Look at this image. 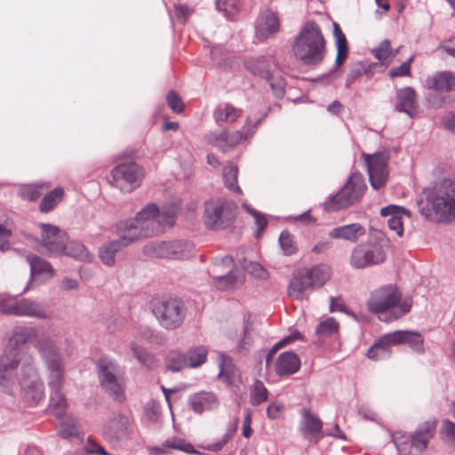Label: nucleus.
<instances>
[{"label": "nucleus", "instance_id": "37998d69", "mask_svg": "<svg viewBox=\"0 0 455 455\" xmlns=\"http://www.w3.org/2000/svg\"><path fill=\"white\" fill-rule=\"evenodd\" d=\"M238 167L235 164H229L223 169V180L227 188L237 194H242V189L238 186Z\"/></svg>", "mask_w": 455, "mask_h": 455}, {"label": "nucleus", "instance_id": "b1692460", "mask_svg": "<svg viewBox=\"0 0 455 455\" xmlns=\"http://www.w3.org/2000/svg\"><path fill=\"white\" fill-rule=\"evenodd\" d=\"M124 230L121 231L117 229L119 239L106 242L99 248V258L104 265L108 267L114 266L116 263V252H118L123 247L132 243L122 238V233L124 234Z\"/></svg>", "mask_w": 455, "mask_h": 455}, {"label": "nucleus", "instance_id": "7c9ffc66", "mask_svg": "<svg viewBox=\"0 0 455 455\" xmlns=\"http://www.w3.org/2000/svg\"><path fill=\"white\" fill-rule=\"evenodd\" d=\"M367 172H386L388 166V156L384 152L374 154L363 153Z\"/></svg>", "mask_w": 455, "mask_h": 455}, {"label": "nucleus", "instance_id": "680f3d73", "mask_svg": "<svg viewBox=\"0 0 455 455\" xmlns=\"http://www.w3.org/2000/svg\"><path fill=\"white\" fill-rule=\"evenodd\" d=\"M369 180L371 188L374 190H378L383 187H385L387 180L388 172H368Z\"/></svg>", "mask_w": 455, "mask_h": 455}, {"label": "nucleus", "instance_id": "603ef678", "mask_svg": "<svg viewBox=\"0 0 455 455\" xmlns=\"http://www.w3.org/2000/svg\"><path fill=\"white\" fill-rule=\"evenodd\" d=\"M48 374V386L50 390L58 391L62 388L64 380V366L59 368H49Z\"/></svg>", "mask_w": 455, "mask_h": 455}, {"label": "nucleus", "instance_id": "a19ab883", "mask_svg": "<svg viewBox=\"0 0 455 455\" xmlns=\"http://www.w3.org/2000/svg\"><path fill=\"white\" fill-rule=\"evenodd\" d=\"M172 242H153L145 246V251L156 258L172 259Z\"/></svg>", "mask_w": 455, "mask_h": 455}, {"label": "nucleus", "instance_id": "9b49d317", "mask_svg": "<svg viewBox=\"0 0 455 455\" xmlns=\"http://www.w3.org/2000/svg\"><path fill=\"white\" fill-rule=\"evenodd\" d=\"M235 218V212L226 203H215L212 200L204 203V224L209 230L224 229Z\"/></svg>", "mask_w": 455, "mask_h": 455}, {"label": "nucleus", "instance_id": "473e14b6", "mask_svg": "<svg viewBox=\"0 0 455 455\" xmlns=\"http://www.w3.org/2000/svg\"><path fill=\"white\" fill-rule=\"evenodd\" d=\"M314 281L305 274L299 277L292 279L288 286V293L290 296H293L297 299H303L304 291L307 289L315 287Z\"/></svg>", "mask_w": 455, "mask_h": 455}, {"label": "nucleus", "instance_id": "de8ad7c7", "mask_svg": "<svg viewBox=\"0 0 455 455\" xmlns=\"http://www.w3.org/2000/svg\"><path fill=\"white\" fill-rule=\"evenodd\" d=\"M306 274L317 287L323 286L330 277L329 269L324 265H317L307 270Z\"/></svg>", "mask_w": 455, "mask_h": 455}, {"label": "nucleus", "instance_id": "774afa93", "mask_svg": "<svg viewBox=\"0 0 455 455\" xmlns=\"http://www.w3.org/2000/svg\"><path fill=\"white\" fill-rule=\"evenodd\" d=\"M301 435L310 442L317 443L324 435L322 428H300Z\"/></svg>", "mask_w": 455, "mask_h": 455}, {"label": "nucleus", "instance_id": "c03bdc74", "mask_svg": "<svg viewBox=\"0 0 455 455\" xmlns=\"http://www.w3.org/2000/svg\"><path fill=\"white\" fill-rule=\"evenodd\" d=\"M235 365L232 362L230 356L227 355L225 353L220 354V362H219V374L218 378L220 379H223L227 383L232 382V373Z\"/></svg>", "mask_w": 455, "mask_h": 455}, {"label": "nucleus", "instance_id": "f03ea898", "mask_svg": "<svg viewBox=\"0 0 455 455\" xmlns=\"http://www.w3.org/2000/svg\"><path fill=\"white\" fill-rule=\"evenodd\" d=\"M295 59L305 66H318L325 57V39L315 20L303 24L295 36L292 46Z\"/></svg>", "mask_w": 455, "mask_h": 455}, {"label": "nucleus", "instance_id": "49530a36", "mask_svg": "<svg viewBox=\"0 0 455 455\" xmlns=\"http://www.w3.org/2000/svg\"><path fill=\"white\" fill-rule=\"evenodd\" d=\"M215 5L219 12H224L228 20H232L241 7V0H215Z\"/></svg>", "mask_w": 455, "mask_h": 455}, {"label": "nucleus", "instance_id": "4c0bfd02", "mask_svg": "<svg viewBox=\"0 0 455 455\" xmlns=\"http://www.w3.org/2000/svg\"><path fill=\"white\" fill-rule=\"evenodd\" d=\"M64 196V189L60 187L53 188L46 194L40 202L39 210L43 213H48L52 211L57 205L58 202L61 200Z\"/></svg>", "mask_w": 455, "mask_h": 455}, {"label": "nucleus", "instance_id": "4be33fe9", "mask_svg": "<svg viewBox=\"0 0 455 455\" xmlns=\"http://www.w3.org/2000/svg\"><path fill=\"white\" fill-rule=\"evenodd\" d=\"M4 312L8 315L33 316L38 319H45L47 317L46 312L36 301L29 299H20L9 306Z\"/></svg>", "mask_w": 455, "mask_h": 455}, {"label": "nucleus", "instance_id": "e2e57ef3", "mask_svg": "<svg viewBox=\"0 0 455 455\" xmlns=\"http://www.w3.org/2000/svg\"><path fill=\"white\" fill-rule=\"evenodd\" d=\"M243 209L248 212L250 215H251L255 220V224L257 225V228H259V229H265L267 226V220L266 218V215L253 208H251L249 204H243Z\"/></svg>", "mask_w": 455, "mask_h": 455}, {"label": "nucleus", "instance_id": "4468645a", "mask_svg": "<svg viewBox=\"0 0 455 455\" xmlns=\"http://www.w3.org/2000/svg\"><path fill=\"white\" fill-rule=\"evenodd\" d=\"M111 176L116 186L119 187L121 190L132 192L140 185L143 172L138 164L130 162L113 168Z\"/></svg>", "mask_w": 455, "mask_h": 455}, {"label": "nucleus", "instance_id": "f257e3e1", "mask_svg": "<svg viewBox=\"0 0 455 455\" xmlns=\"http://www.w3.org/2000/svg\"><path fill=\"white\" fill-rule=\"evenodd\" d=\"M423 197L417 200L419 212L426 220L448 222L455 220V182L451 179H443L432 187L423 189Z\"/></svg>", "mask_w": 455, "mask_h": 455}, {"label": "nucleus", "instance_id": "f8f14e48", "mask_svg": "<svg viewBox=\"0 0 455 455\" xmlns=\"http://www.w3.org/2000/svg\"><path fill=\"white\" fill-rule=\"evenodd\" d=\"M97 374L102 389L114 401L123 403L125 400L124 387L116 374V365L109 361L100 359L97 363Z\"/></svg>", "mask_w": 455, "mask_h": 455}, {"label": "nucleus", "instance_id": "09e8293b", "mask_svg": "<svg viewBox=\"0 0 455 455\" xmlns=\"http://www.w3.org/2000/svg\"><path fill=\"white\" fill-rule=\"evenodd\" d=\"M268 397V391L265 387L264 383L256 379L253 383L252 388L251 390V403L252 405H259L265 401H267Z\"/></svg>", "mask_w": 455, "mask_h": 455}, {"label": "nucleus", "instance_id": "423d86ee", "mask_svg": "<svg viewBox=\"0 0 455 455\" xmlns=\"http://www.w3.org/2000/svg\"><path fill=\"white\" fill-rule=\"evenodd\" d=\"M367 190L365 180L360 172H353L345 184L323 203L325 212H337L359 203Z\"/></svg>", "mask_w": 455, "mask_h": 455}, {"label": "nucleus", "instance_id": "6e6d98bb", "mask_svg": "<svg viewBox=\"0 0 455 455\" xmlns=\"http://www.w3.org/2000/svg\"><path fill=\"white\" fill-rule=\"evenodd\" d=\"M270 111V108H268L264 113L261 114L259 117H258L253 123L250 116H248L245 120L244 125L243 126V130L245 132V138H251L258 127L261 124V123L265 120V118L268 116Z\"/></svg>", "mask_w": 455, "mask_h": 455}, {"label": "nucleus", "instance_id": "6ab92c4d", "mask_svg": "<svg viewBox=\"0 0 455 455\" xmlns=\"http://www.w3.org/2000/svg\"><path fill=\"white\" fill-rule=\"evenodd\" d=\"M380 215L384 218H387V226L391 230L395 231L398 236H403V217L411 216V212L407 208L396 204H388L380 209Z\"/></svg>", "mask_w": 455, "mask_h": 455}, {"label": "nucleus", "instance_id": "bb28decb", "mask_svg": "<svg viewBox=\"0 0 455 455\" xmlns=\"http://www.w3.org/2000/svg\"><path fill=\"white\" fill-rule=\"evenodd\" d=\"M23 400L31 407L37 406L44 398V386L43 381L27 382L20 385Z\"/></svg>", "mask_w": 455, "mask_h": 455}, {"label": "nucleus", "instance_id": "3c124183", "mask_svg": "<svg viewBox=\"0 0 455 455\" xmlns=\"http://www.w3.org/2000/svg\"><path fill=\"white\" fill-rule=\"evenodd\" d=\"M164 444L168 451L171 450H179L187 453L195 452L193 445L179 436L168 437L164 441Z\"/></svg>", "mask_w": 455, "mask_h": 455}, {"label": "nucleus", "instance_id": "f3484780", "mask_svg": "<svg viewBox=\"0 0 455 455\" xmlns=\"http://www.w3.org/2000/svg\"><path fill=\"white\" fill-rule=\"evenodd\" d=\"M275 60L272 55H261L254 59L245 60L244 68L254 76H259L267 81L272 77L273 68L275 67Z\"/></svg>", "mask_w": 455, "mask_h": 455}, {"label": "nucleus", "instance_id": "8fccbe9b", "mask_svg": "<svg viewBox=\"0 0 455 455\" xmlns=\"http://www.w3.org/2000/svg\"><path fill=\"white\" fill-rule=\"evenodd\" d=\"M279 245L285 256H291L296 253L297 246L294 243L293 236L287 230H283L279 235Z\"/></svg>", "mask_w": 455, "mask_h": 455}, {"label": "nucleus", "instance_id": "c85d7f7f", "mask_svg": "<svg viewBox=\"0 0 455 455\" xmlns=\"http://www.w3.org/2000/svg\"><path fill=\"white\" fill-rule=\"evenodd\" d=\"M243 110L230 103L220 104L213 111V117L219 126L225 123H235L241 116Z\"/></svg>", "mask_w": 455, "mask_h": 455}, {"label": "nucleus", "instance_id": "052dcab7", "mask_svg": "<svg viewBox=\"0 0 455 455\" xmlns=\"http://www.w3.org/2000/svg\"><path fill=\"white\" fill-rule=\"evenodd\" d=\"M301 427H323V422L309 409L303 408L301 410Z\"/></svg>", "mask_w": 455, "mask_h": 455}, {"label": "nucleus", "instance_id": "2eb2a0df", "mask_svg": "<svg viewBox=\"0 0 455 455\" xmlns=\"http://www.w3.org/2000/svg\"><path fill=\"white\" fill-rule=\"evenodd\" d=\"M279 29L280 21L277 14L267 9L260 13L256 21L255 36L259 41H265L275 35Z\"/></svg>", "mask_w": 455, "mask_h": 455}, {"label": "nucleus", "instance_id": "5701e85b", "mask_svg": "<svg viewBox=\"0 0 455 455\" xmlns=\"http://www.w3.org/2000/svg\"><path fill=\"white\" fill-rule=\"evenodd\" d=\"M365 227L361 223L355 222L331 229L328 232V236L331 239L344 240L355 243L360 237L365 235Z\"/></svg>", "mask_w": 455, "mask_h": 455}, {"label": "nucleus", "instance_id": "ddd939ff", "mask_svg": "<svg viewBox=\"0 0 455 455\" xmlns=\"http://www.w3.org/2000/svg\"><path fill=\"white\" fill-rule=\"evenodd\" d=\"M434 428H419L413 434L407 435L403 428H398L392 433V439L401 455L410 453L413 448L422 451L427 448V443L433 436Z\"/></svg>", "mask_w": 455, "mask_h": 455}, {"label": "nucleus", "instance_id": "aec40b11", "mask_svg": "<svg viewBox=\"0 0 455 455\" xmlns=\"http://www.w3.org/2000/svg\"><path fill=\"white\" fill-rule=\"evenodd\" d=\"M245 132L242 130L228 132L222 130L220 132H212L209 140L222 152H227L235 147L241 140H247Z\"/></svg>", "mask_w": 455, "mask_h": 455}, {"label": "nucleus", "instance_id": "dca6fc26", "mask_svg": "<svg viewBox=\"0 0 455 455\" xmlns=\"http://www.w3.org/2000/svg\"><path fill=\"white\" fill-rule=\"evenodd\" d=\"M396 102L395 110L399 113H404L411 118L418 114V106L416 102V91L411 86H405L396 91Z\"/></svg>", "mask_w": 455, "mask_h": 455}, {"label": "nucleus", "instance_id": "0eeeda50", "mask_svg": "<svg viewBox=\"0 0 455 455\" xmlns=\"http://www.w3.org/2000/svg\"><path fill=\"white\" fill-rule=\"evenodd\" d=\"M409 344L416 350H422L423 338L417 331L398 330L379 337L369 347L365 355L372 361L384 360L390 356L392 345Z\"/></svg>", "mask_w": 455, "mask_h": 455}, {"label": "nucleus", "instance_id": "1a4fd4ad", "mask_svg": "<svg viewBox=\"0 0 455 455\" xmlns=\"http://www.w3.org/2000/svg\"><path fill=\"white\" fill-rule=\"evenodd\" d=\"M160 208L156 203H149L140 209L134 218L120 221L116 229L125 231L122 238L128 242L138 241L141 237L142 222L158 220Z\"/></svg>", "mask_w": 455, "mask_h": 455}, {"label": "nucleus", "instance_id": "4d7b16f0", "mask_svg": "<svg viewBox=\"0 0 455 455\" xmlns=\"http://www.w3.org/2000/svg\"><path fill=\"white\" fill-rule=\"evenodd\" d=\"M371 52L380 63H383L388 57L392 55L390 40L384 39L377 47L371 50Z\"/></svg>", "mask_w": 455, "mask_h": 455}, {"label": "nucleus", "instance_id": "c9c22d12", "mask_svg": "<svg viewBox=\"0 0 455 455\" xmlns=\"http://www.w3.org/2000/svg\"><path fill=\"white\" fill-rule=\"evenodd\" d=\"M172 242V259H188L194 255V245L188 241L174 240Z\"/></svg>", "mask_w": 455, "mask_h": 455}, {"label": "nucleus", "instance_id": "39448f33", "mask_svg": "<svg viewBox=\"0 0 455 455\" xmlns=\"http://www.w3.org/2000/svg\"><path fill=\"white\" fill-rule=\"evenodd\" d=\"M149 307L159 325L166 331L180 328L188 314L184 299L174 295L152 298Z\"/></svg>", "mask_w": 455, "mask_h": 455}, {"label": "nucleus", "instance_id": "bf43d9fd", "mask_svg": "<svg viewBox=\"0 0 455 455\" xmlns=\"http://www.w3.org/2000/svg\"><path fill=\"white\" fill-rule=\"evenodd\" d=\"M168 106L171 109L177 114L181 113L184 110V103L181 97L174 90L169 91L166 96Z\"/></svg>", "mask_w": 455, "mask_h": 455}, {"label": "nucleus", "instance_id": "79ce46f5", "mask_svg": "<svg viewBox=\"0 0 455 455\" xmlns=\"http://www.w3.org/2000/svg\"><path fill=\"white\" fill-rule=\"evenodd\" d=\"M186 354L189 368H196L205 363L207 359V349L203 346L190 347Z\"/></svg>", "mask_w": 455, "mask_h": 455}, {"label": "nucleus", "instance_id": "e433bc0d", "mask_svg": "<svg viewBox=\"0 0 455 455\" xmlns=\"http://www.w3.org/2000/svg\"><path fill=\"white\" fill-rule=\"evenodd\" d=\"M131 351L132 356L139 363L148 369H151L155 364V356L147 348L139 345L137 342L131 343Z\"/></svg>", "mask_w": 455, "mask_h": 455}, {"label": "nucleus", "instance_id": "69168bd1", "mask_svg": "<svg viewBox=\"0 0 455 455\" xmlns=\"http://www.w3.org/2000/svg\"><path fill=\"white\" fill-rule=\"evenodd\" d=\"M110 427H129L131 418L129 413L113 412L110 416Z\"/></svg>", "mask_w": 455, "mask_h": 455}, {"label": "nucleus", "instance_id": "338daca9", "mask_svg": "<svg viewBox=\"0 0 455 455\" xmlns=\"http://www.w3.org/2000/svg\"><path fill=\"white\" fill-rule=\"evenodd\" d=\"M49 404L50 406L58 409H62L66 407L67 401L63 393L61 392V389H58V391L51 390Z\"/></svg>", "mask_w": 455, "mask_h": 455}, {"label": "nucleus", "instance_id": "f704fd0d", "mask_svg": "<svg viewBox=\"0 0 455 455\" xmlns=\"http://www.w3.org/2000/svg\"><path fill=\"white\" fill-rule=\"evenodd\" d=\"M180 209V205L177 202H170L163 205L160 209L158 223L162 226L173 227Z\"/></svg>", "mask_w": 455, "mask_h": 455}, {"label": "nucleus", "instance_id": "9d476101", "mask_svg": "<svg viewBox=\"0 0 455 455\" xmlns=\"http://www.w3.org/2000/svg\"><path fill=\"white\" fill-rule=\"evenodd\" d=\"M41 228V246L49 258L64 257L68 243V234L60 227L51 223H39Z\"/></svg>", "mask_w": 455, "mask_h": 455}, {"label": "nucleus", "instance_id": "a18cd8bd", "mask_svg": "<svg viewBox=\"0 0 455 455\" xmlns=\"http://www.w3.org/2000/svg\"><path fill=\"white\" fill-rule=\"evenodd\" d=\"M339 330L338 321L334 317L329 316L316 325L315 334L320 337H331L338 333Z\"/></svg>", "mask_w": 455, "mask_h": 455}, {"label": "nucleus", "instance_id": "72a5a7b5", "mask_svg": "<svg viewBox=\"0 0 455 455\" xmlns=\"http://www.w3.org/2000/svg\"><path fill=\"white\" fill-rule=\"evenodd\" d=\"M138 334L146 342L155 346H164L167 343V337L162 331L153 329L149 326H140Z\"/></svg>", "mask_w": 455, "mask_h": 455}, {"label": "nucleus", "instance_id": "393cba45", "mask_svg": "<svg viewBox=\"0 0 455 455\" xmlns=\"http://www.w3.org/2000/svg\"><path fill=\"white\" fill-rule=\"evenodd\" d=\"M428 89L440 92H455V73L452 71H439L426 80Z\"/></svg>", "mask_w": 455, "mask_h": 455}, {"label": "nucleus", "instance_id": "864d4df0", "mask_svg": "<svg viewBox=\"0 0 455 455\" xmlns=\"http://www.w3.org/2000/svg\"><path fill=\"white\" fill-rule=\"evenodd\" d=\"M19 195L24 200L35 202L42 195V187L37 184L22 185L19 189Z\"/></svg>", "mask_w": 455, "mask_h": 455}, {"label": "nucleus", "instance_id": "5fc2aeb1", "mask_svg": "<svg viewBox=\"0 0 455 455\" xmlns=\"http://www.w3.org/2000/svg\"><path fill=\"white\" fill-rule=\"evenodd\" d=\"M364 70V62L357 61L351 65L349 72L347 75L345 87L347 89H350L352 84L363 75Z\"/></svg>", "mask_w": 455, "mask_h": 455}, {"label": "nucleus", "instance_id": "2f4dec72", "mask_svg": "<svg viewBox=\"0 0 455 455\" xmlns=\"http://www.w3.org/2000/svg\"><path fill=\"white\" fill-rule=\"evenodd\" d=\"M212 285L219 291H226L237 288L238 276L234 269H229L227 273L220 275H210Z\"/></svg>", "mask_w": 455, "mask_h": 455}, {"label": "nucleus", "instance_id": "ea45409f", "mask_svg": "<svg viewBox=\"0 0 455 455\" xmlns=\"http://www.w3.org/2000/svg\"><path fill=\"white\" fill-rule=\"evenodd\" d=\"M188 365L186 354L180 351L172 350L165 358V368L172 372H180Z\"/></svg>", "mask_w": 455, "mask_h": 455}, {"label": "nucleus", "instance_id": "a211bd4d", "mask_svg": "<svg viewBox=\"0 0 455 455\" xmlns=\"http://www.w3.org/2000/svg\"><path fill=\"white\" fill-rule=\"evenodd\" d=\"M36 347L44 360L46 369L64 366L61 352L52 340L48 339H40Z\"/></svg>", "mask_w": 455, "mask_h": 455}, {"label": "nucleus", "instance_id": "13d9d810", "mask_svg": "<svg viewBox=\"0 0 455 455\" xmlns=\"http://www.w3.org/2000/svg\"><path fill=\"white\" fill-rule=\"evenodd\" d=\"M413 60L414 56H411L406 61L402 63L400 66L392 68L388 72L389 77L395 78L398 76H411V67Z\"/></svg>", "mask_w": 455, "mask_h": 455}, {"label": "nucleus", "instance_id": "0e129e2a", "mask_svg": "<svg viewBox=\"0 0 455 455\" xmlns=\"http://www.w3.org/2000/svg\"><path fill=\"white\" fill-rule=\"evenodd\" d=\"M268 84L275 95V98L281 100L284 97L285 94V83L283 77L279 76L275 80H273V76L270 78V81H267Z\"/></svg>", "mask_w": 455, "mask_h": 455}, {"label": "nucleus", "instance_id": "412c9836", "mask_svg": "<svg viewBox=\"0 0 455 455\" xmlns=\"http://www.w3.org/2000/svg\"><path fill=\"white\" fill-rule=\"evenodd\" d=\"M301 361L298 354L292 350L281 353L275 363V372L279 377L289 376L298 372Z\"/></svg>", "mask_w": 455, "mask_h": 455}, {"label": "nucleus", "instance_id": "cd10ccee", "mask_svg": "<svg viewBox=\"0 0 455 455\" xmlns=\"http://www.w3.org/2000/svg\"><path fill=\"white\" fill-rule=\"evenodd\" d=\"M27 260L30 266V280L24 288L22 291L23 293L29 290L30 283L36 275L46 274L49 275V276H52L54 274V269L52 264L36 254H28L27 256Z\"/></svg>", "mask_w": 455, "mask_h": 455}, {"label": "nucleus", "instance_id": "7ed1b4c3", "mask_svg": "<svg viewBox=\"0 0 455 455\" xmlns=\"http://www.w3.org/2000/svg\"><path fill=\"white\" fill-rule=\"evenodd\" d=\"M34 329L27 326H16L8 343L0 355V391L11 395L12 377L22 360V348L31 339Z\"/></svg>", "mask_w": 455, "mask_h": 455}, {"label": "nucleus", "instance_id": "a878e982", "mask_svg": "<svg viewBox=\"0 0 455 455\" xmlns=\"http://www.w3.org/2000/svg\"><path fill=\"white\" fill-rule=\"evenodd\" d=\"M188 403L193 411L196 413H202L204 411L214 409L219 404L216 395L212 392L206 391L191 395L188 398Z\"/></svg>", "mask_w": 455, "mask_h": 455}, {"label": "nucleus", "instance_id": "c756f323", "mask_svg": "<svg viewBox=\"0 0 455 455\" xmlns=\"http://www.w3.org/2000/svg\"><path fill=\"white\" fill-rule=\"evenodd\" d=\"M64 256L72 258L77 261L91 263L94 255L89 251L87 247L80 241L72 240L68 242Z\"/></svg>", "mask_w": 455, "mask_h": 455}, {"label": "nucleus", "instance_id": "6e6552de", "mask_svg": "<svg viewBox=\"0 0 455 455\" xmlns=\"http://www.w3.org/2000/svg\"><path fill=\"white\" fill-rule=\"evenodd\" d=\"M370 238L367 242L357 244L351 252L350 264L354 268H365L373 265H379L386 260L387 254L382 241L385 234L381 230L371 229Z\"/></svg>", "mask_w": 455, "mask_h": 455}, {"label": "nucleus", "instance_id": "20e7f679", "mask_svg": "<svg viewBox=\"0 0 455 455\" xmlns=\"http://www.w3.org/2000/svg\"><path fill=\"white\" fill-rule=\"evenodd\" d=\"M411 302L401 301V294L395 287L386 286L373 291L367 302L368 309L379 315L383 322H392L408 314Z\"/></svg>", "mask_w": 455, "mask_h": 455}, {"label": "nucleus", "instance_id": "58836bf2", "mask_svg": "<svg viewBox=\"0 0 455 455\" xmlns=\"http://www.w3.org/2000/svg\"><path fill=\"white\" fill-rule=\"evenodd\" d=\"M23 381L29 383L30 381L37 382L42 381L37 372V370L30 356L27 357L21 365L20 374L19 377V384L23 385Z\"/></svg>", "mask_w": 455, "mask_h": 455}]
</instances>
